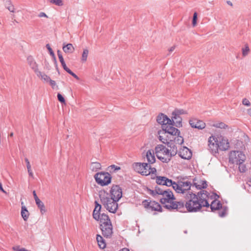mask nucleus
<instances>
[{
  "mask_svg": "<svg viewBox=\"0 0 251 251\" xmlns=\"http://www.w3.org/2000/svg\"><path fill=\"white\" fill-rule=\"evenodd\" d=\"M248 114L251 116V108L248 109L247 110Z\"/></svg>",
  "mask_w": 251,
  "mask_h": 251,
  "instance_id": "obj_60",
  "label": "nucleus"
},
{
  "mask_svg": "<svg viewBox=\"0 0 251 251\" xmlns=\"http://www.w3.org/2000/svg\"><path fill=\"white\" fill-rule=\"evenodd\" d=\"M175 49V46H173L171 48H170L169 49V51L170 52H171L172 51H173Z\"/></svg>",
  "mask_w": 251,
  "mask_h": 251,
  "instance_id": "obj_58",
  "label": "nucleus"
},
{
  "mask_svg": "<svg viewBox=\"0 0 251 251\" xmlns=\"http://www.w3.org/2000/svg\"><path fill=\"white\" fill-rule=\"evenodd\" d=\"M111 198L119 201L122 197V190L118 185H113L110 190Z\"/></svg>",
  "mask_w": 251,
  "mask_h": 251,
  "instance_id": "obj_11",
  "label": "nucleus"
},
{
  "mask_svg": "<svg viewBox=\"0 0 251 251\" xmlns=\"http://www.w3.org/2000/svg\"><path fill=\"white\" fill-rule=\"evenodd\" d=\"M57 55H58L59 60L61 65L63 64H64V63H65V62L64 60L63 57L62 55V54H61V52L60 51H59V50L57 51Z\"/></svg>",
  "mask_w": 251,
  "mask_h": 251,
  "instance_id": "obj_44",
  "label": "nucleus"
},
{
  "mask_svg": "<svg viewBox=\"0 0 251 251\" xmlns=\"http://www.w3.org/2000/svg\"><path fill=\"white\" fill-rule=\"evenodd\" d=\"M155 153L157 157L162 162L167 163L170 161L169 150L162 145H157L155 148Z\"/></svg>",
  "mask_w": 251,
  "mask_h": 251,
  "instance_id": "obj_3",
  "label": "nucleus"
},
{
  "mask_svg": "<svg viewBox=\"0 0 251 251\" xmlns=\"http://www.w3.org/2000/svg\"><path fill=\"white\" fill-rule=\"evenodd\" d=\"M96 181L101 186L107 185L110 183L111 177L108 173H98L95 175Z\"/></svg>",
  "mask_w": 251,
  "mask_h": 251,
  "instance_id": "obj_6",
  "label": "nucleus"
},
{
  "mask_svg": "<svg viewBox=\"0 0 251 251\" xmlns=\"http://www.w3.org/2000/svg\"><path fill=\"white\" fill-rule=\"evenodd\" d=\"M96 239L99 247L102 249H104L106 247V244L102 237L100 235H97Z\"/></svg>",
  "mask_w": 251,
  "mask_h": 251,
  "instance_id": "obj_27",
  "label": "nucleus"
},
{
  "mask_svg": "<svg viewBox=\"0 0 251 251\" xmlns=\"http://www.w3.org/2000/svg\"><path fill=\"white\" fill-rule=\"evenodd\" d=\"M95 210H97V211H98V212H100V211L101 210V206L100 204L97 201H95Z\"/></svg>",
  "mask_w": 251,
  "mask_h": 251,
  "instance_id": "obj_47",
  "label": "nucleus"
},
{
  "mask_svg": "<svg viewBox=\"0 0 251 251\" xmlns=\"http://www.w3.org/2000/svg\"><path fill=\"white\" fill-rule=\"evenodd\" d=\"M7 2L9 3V6H6V8L8 9L11 12H14V6L11 4L10 1H7Z\"/></svg>",
  "mask_w": 251,
  "mask_h": 251,
  "instance_id": "obj_45",
  "label": "nucleus"
},
{
  "mask_svg": "<svg viewBox=\"0 0 251 251\" xmlns=\"http://www.w3.org/2000/svg\"><path fill=\"white\" fill-rule=\"evenodd\" d=\"M27 62H28V64H29L30 65L31 64V61L30 60V56L27 57Z\"/></svg>",
  "mask_w": 251,
  "mask_h": 251,
  "instance_id": "obj_59",
  "label": "nucleus"
},
{
  "mask_svg": "<svg viewBox=\"0 0 251 251\" xmlns=\"http://www.w3.org/2000/svg\"><path fill=\"white\" fill-rule=\"evenodd\" d=\"M226 3H227V4H228L230 6H232L233 5L232 3L229 0L227 1Z\"/></svg>",
  "mask_w": 251,
  "mask_h": 251,
  "instance_id": "obj_61",
  "label": "nucleus"
},
{
  "mask_svg": "<svg viewBox=\"0 0 251 251\" xmlns=\"http://www.w3.org/2000/svg\"><path fill=\"white\" fill-rule=\"evenodd\" d=\"M39 17H46L48 18V16L44 12H40L38 15Z\"/></svg>",
  "mask_w": 251,
  "mask_h": 251,
  "instance_id": "obj_55",
  "label": "nucleus"
},
{
  "mask_svg": "<svg viewBox=\"0 0 251 251\" xmlns=\"http://www.w3.org/2000/svg\"><path fill=\"white\" fill-rule=\"evenodd\" d=\"M242 103H243V104H244L245 105H246V106H250L251 105L250 102L247 99H244L243 100Z\"/></svg>",
  "mask_w": 251,
  "mask_h": 251,
  "instance_id": "obj_50",
  "label": "nucleus"
},
{
  "mask_svg": "<svg viewBox=\"0 0 251 251\" xmlns=\"http://www.w3.org/2000/svg\"><path fill=\"white\" fill-rule=\"evenodd\" d=\"M68 73H69V74H70V75H72V76H73V75H74V73H73L71 70H70V71H68Z\"/></svg>",
  "mask_w": 251,
  "mask_h": 251,
  "instance_id": "obj_64",
  "label": "nucleus"
},
{
  "mask_svg": "<svg viewBox=\"0 0 251 251\" xmlns=\"http://www.w3.org/2000/svg\"><path fill=\"white\" fill-rule=\"evenodd\" d=\"M90 168L93 171H97L101 169V164L98 162H93L91 163Z\"/></svg>",
  "mask_w": 251,
  "mask_h": 251,
  "instance_id": "obj_32",
  "label": "nucleus"
},
{
  "mask_svg": "<svg viewBox=\"0 0 251 251\" xmlns=\"http://www.w3.org/2000/svg\"><path fill=\"white\" fill-rule=\"evenodd\" d=\"M178 154L181 158L184 159H190L192 155L191 151L185 147L179 150Z\"/></svg>",
  "mask_w": 251,
  "mask_h": 251,
  "instance_id": "obj_16",
  "label": "nucleus"
},
{
  "mask_svg": "<svg viewBox=\"0 0 251 251\" xmlns=\"http://www.w3.org/2000/svg\"><path fill=\"white\" fill-rule=\"evenodd\" d=\"M46 48L49 51V52H50V55L53 56L54 55V52H53L52 50L51 49V48H50V45L49 44L46 45Z\"/></svg>",
  "mask_w": 251,
  "mask_h": 251,
  "instance_id": "obj_49",
  "label": "nucleus"
},
{
  "mask_svg": "<svg viewBox=\"0 0 251 251\" xmlns=\"http://www.w3.org/2000/svg\"><path fill=\"white\" fill-rule=\"evenodd\" d=\"M144 165V163H136L134 164L133 168L136 172L142 174V172L143 171V169L145 167Z\"/></svg>",
  "mask_w": 251,
  "mask_h": 251,
  "instance_id": "obj_30",
  "label": "nucleus"
},
{
  "mask_svg": "<svg viewBox=\"0 0 251 251\" xmlns=\"http://www.w3.org/2000/svg\"><path fill=\"white\" fill-rule=\"evenodd\" d=\"M175 136V137L174 138V140L176 144L181 145L183 143V138L182 136H179V135Z\"/></svg>",
  "mask_w": 251,
  "mask_h": 251,
  "instance_id": "obj_35",
  "label": "nucleus"
},
{
  "mask_svg": "<svg viewBox=\"0 0 251 251\" xmlns=\"http://www.w3.org/2000/svg\"><path fill=\"white\" fill-rule=\"evenodd\" d=\"M51 3L54 4L58 6H62L63 4V1L62 0H47Z\"/></svg>",
  "mask_w": 251,
  "mask_h": 251,
  "instance_id": "obj_40",
  "label": "nucleus"
},
{
  "mask_svg": "<svg viewBox=\"0 0 251 251\" xmlns=\"http://www.w3.org/2000/svg\"><path fill=\"white\" fill-rule=\"evenodd\" d=\"M197 12L194 13L192 20V25L194 27L197 25Z\"/></svg>",
  "mask_w": 251,
  "mask_h": 251,
  "instance_id": "obj_43",
  "label": "nucleus"
},
{
  "mask_svg": "<svg viewBox=\"0 0 251 251\" xmlns=\"http://www.w3.org/2000/svg\"><path fill=\"white\" fill-rule=\"evenodd\" d=\"M175 199L173 192L169 189H167L162 195V198L160 199V201L166 208L169 209L168 205L171 204Z\"/></svg>",
  "mask_w": 251,
  "mask_h": 251,
  "instance_id": "obj_7",
  "label": "nucleus"
},
{
  "mask_svg": "<svg viewBox=\"0 0 251 251\" xmlns=\"http://www.w3.org/2000/svg\"><path fill=\"white\" fill-rule=\"evenodd\" d=\"M211 126L220 128H226L227 127L226 125L222 122L214 123L211 125Z\"/></svg>",
  "mask_w": 251,
  "mask_h": 251,
  "instance_id": "obj_36",
  "label": "nucleus"
},
{
  "mask_svg": "<svg viewBox=\"0 0 251 251\" xmlns=\"http://www.w3.org/2000/svg\"><path fill=\"white\" fill-rule=\"evenodd\" d=\"M158 138L160 141H161L164 144H167V145L170 144V143L168 141V139H167L166 133L165 131L163 130H159L158 132Z\"/></svg>",
  "mask_w": 251,
  "mask_h": 251,
  "instance_id": "obj_24",
  "label": "nucleus"
},
{
  "mask_svg": "<svg viewBox=\"0 0 251 251\" xmlns=\"http://www.w3.org/2000/svg\"><path fill=\"white\" fill-rule=\"evenodd\" d=\"M100 222V226L105 224H111L110 220L108 216L104 213H102L100 215V218L99 220Z\"/></svg>",
  "mask_w": 251,
  "mask_h": 251,
  "instance_id": "obj_23",
  "label": "nucleus"
},
{
  "mask_svg": "<svg viewBox=\"0 0 251 251\" xmlns=\"http://www.w3.org/2000/svg\"><path fill=\"white\" fill-rule=\"evenodd\" d=\"M37 64L36 63H34L33 66H32V69H34V71L37 76L41 78V79L43 80L45 82H48L49 80H50V77L48 76L46 74L38 71L37 69L36 68L37 67Z\"/></svg>",
  "mask_w": 251,
  "mask_h": 251,
  "instance_id": "obj_20",
  "label": "nucleus"
},
{
  "mask_svg": "<svg viewBox=\"0 0 251 251\" xmlns=\"http://www.w3.org/2000/svg\"><path fill=\"white\" fill-rule=\"evenodd\" d=\"M120 251H129V250L128 249L125 248H123Z\"/></svg>",
  "mask_w": 251,
  "mask_h": 251,
  "instance_id": "obj_63",
  "label": "nucleus"
},
{
  "mask_svg": "<svg viewBox=\"0 0 251 251\" xmlns=\"http://www.w3.org/2000/svg\"><path fill=\"white\" fill-rule=\"evenodd\" d=\"M189 124L192 127L202 129L205 126V124L202 121L196 119H191L189 121Z\"/></svg>",
  "mask_w": 251,
  "mask_h": 251,
  "instance_id": "obj_17",
  "label": "nucleus"
},
{
  "mask_svg": "<svg viewBox=\"0 0 251 251\" xmlns=\"http://www.w3.org/2000/svg\"><path fill=\"white\" fill-rule=\"evenodd\" d=\"M219 139V149L221 151H226L229 148V143L226 138L222 136L218 138Z\"/></svg>",
  "mask_w": 251,
  "mask_h": 251,
  "instance_id": "obj_18",
  "label": "nucleus"
},
{
  "mask_svg": "<svg viewBox=\"0 0 251 251\" xmlns=\"http://www.w3.org/2000/svg\"><path fill=\"white\" fill-rule=\"evenodd\" d=\"M100 202L109 212L115 213L118 207V201L110 197L108 193L104 191L100 192L99 194Z\"/></svg>",
  "mask_w": 251,
  "mask_h": 251,
  "instance_id": "obj_2",
  "label": "nucleus"
},
{
  "mask_svg": "<svg viewBox=\"0 0 251 251\" xmlns=\"http://www.w3.org/2000/svg\"><path fill=\"white\" fill-rule=\"evenodd\" d=\"M21 215L25 221L28 218L29 213L25 206H22L21 211Z\"/></svg>",
  "mask_w": 251,
  "mask_h": 251,
  "instance_id": "obj_34",
  "label": "nucleus"
},
{
  "mask_svg": "<svg viewBox=\"0 0 251 251\" xmlns=\"http://www.w3.org/2000/svg\"><path fill=\"white\" fill-rule=\"evenodd\" d=\"M100 213L97 211V210L94 209L93 213V218L97 221H99L100 218Z\"/></svg>",
  "mask_w": 251,
  "mask_h": 251,
  "instance_id": "obj_42",
  "label": "nucleus"
},
{
  "mask_svg": "<svg viewBox=\"0 0 251 251\" xmlns=\"http://www.w3.org/2000/svg\"><path fill=\"white\" fill-rule=\"evenodd\" d=\"M144 166L145 167L143 168V171L142 172V175L148 176L151 174V172L149 171L150 169V165L146 163H144Z\"/></svg>",
  "mask_w": 251,
  "mask_h": 251,
  "instance_id": "obj_33",
  "label": "nucleus"
},
{
  "mask_svg": "<svg viewBox=\"0 0 251 251\" xmlns=\"http://www.w3.org/2000/svg\"><path fill=\"white\" fill-rule=\"evenodd\" d=\"M146 157L148 162L150 164H152L155 161V158L154 156V152L152 150H149L146 153Z\"/></svg>",
  "mask_w": 251,
  "mask_h": 251,
  "instance_id": "obj_22",
  "label": "nucleus"
},
{
  "mask_svg": "<svg viewBox=\"0 0 251 251\" xmlns=\"http://www.w3.org/2000/svg\"><path fill=\"white\" fill-rule=\"evenodd\" d=\"M149 171L151 172V173L153 174L154 172H156V169L154 168H151L150 167V169Z\"/></svg>",
  "mask_w": 251,
  "mask_h": 251,
  "instance_id": "obj_56",
  "label": "nucleus"
},
{
  "mask_svg": "<svg viewBox=\"0 0 251 251\" xmlns=\"http://www.w3.org/2000/svg\"><path fill=\"white\" fill-rule=\"evenodd\" d=\"M57 98H58V100L60 102H61L62 103H65V99L60 94L58 93L57 94Z\"/></svg>",
  "mask_w": 251,
  "mask_h": 251,
  "instance_id": "obj_48",
  "label": "nucleus"
},
{
  "mask_svg": "<svg viewBox=\"0 0 251 251\" xmlns=\"http://www.w3.org/2000/svg\"><path fill=\"white\" fill-rule=\"evenodd\" d=\"M236 165H238L239 170L241 173L245 172L247 170L246 165L244 164V162H239Z\"/></svg>",
  "mask_w": 251,
  "mask_h": 251,
  "instance_id": "obj_38",
  "label": "nucleus"
},
{
  "mask_svg": "<svg viewBox=\"0 0 251 251\" xmlns=\"http://www.w3.org/2000/svg\"><path fill=\"white\" fill-rule=\"evenodd\" d=\"M32 194L33 195V197L35 200V203L37 206L38 209L40 210V212L41 215H43L47 211L46 207L40 199L38 197L35 191L32 192Z\"/></svg>",
  "mask_w": 251,
  "mask_h": 251,
  "instance_id": "obj_12",
  "label": "nucleus"
},
{
  "mask_svg": "<svg viewBox=\"0 0 251 251\" xmlns=\"http://www.w3.org/2000/svg\"><path fill=\"white\" fill-rule=\"evenodd\" d=\"M100 229L103 235L106 238H110L113 233L112 225L111 224H105L100 226Z\"/></svg>",
  "mask_w": 251,
  "mask_h": 251,
  "instance_id": "obj_14",
  "label": "nucleus"
},
{
  "mask_svg": "<svg viewBox=\"0 0 251 251\" xmlns=\"http://www.w3.org/2000/svg\"><path fill=\"white\" fill-rule=\"evenodd\" d=\"M26 167H27V170H28V172L29 175L30 176H31V170H30V162H28L26 163Z\"/></svg>",
  "mask_w": 251,
  "mask_h": 251,
  "instance_id": "obj_53",
  "label": "nucleus"
},
{
  "mask_svg": "<svg viewBox=\"0 0 251 251\" xmlns=\"http://www.w3.org/2000/svg\"><path fill=\"white\" fill-rule=\"evenodd\" d=\"M208 194L205 190L201 191L197 195L188 192L186 195L187 201L185 204L186 210L190 212H196L200 211L202 207H209V204L207 201Z\"/></svg>",
  "mask_w": 251,
  "mask_h": 251,
  "instance_id": "obj_1",
  "label": "nucleus"
},
{
  "mask_svg": "<svg viewBox=\"0 0 251 251\" xmlns=\"http://www.w3.org/2000/svg\"><path fill=\"white\" fill-rule=\"evenodd\" d=\"M63 67V69L67 72L68 73V71H70L71 70L69 69L66 66L65 63H64V64H63L61 65Z\"/></svg>",
  "mask_w": 251,
  "mask_h": 251,
  "instance_id": "obj_54",
  "label": "nucleus"
},
{
  "mask_svg": "<svg viewBox=\"0 0 251 251\" xmlns=\"http://www.w3.org/2000/svg\"><path fill=\"white\" fill-rule=\"evenodd\" d=\"M226 208H224L221 211H219V216L221 217L225 216L226 214Z\"/></svg>",
  "mask_w": 251,
  "mask_h": 251,
  "instance_id": "obj_46",
  "label": "nucleus"
},
{
  "mask_svg": "<svg viewBox=\"0 0 251 251\" xmlns=\"http://www.w3.org/2000/svg\"><path fill=\"white\" fill-rule=\"evenodd\" d=\"M194 185L197 189H204L206 188L207 186V182L205 180H200L198 181L197 182L194 181Z\"/></svg>",
  "mask_w": 251,
  "mask_h": 251,
  "instance_id": "obj_25",
  "label": "nucleus"
},
{
  "mask_svg": "<svg viewBox=\"0 0 251 251\" xmlns=\"http://www.w3.org/2000/svg\"><path fill=\"white\" fill-rule=\"evenodd\" d=\"M166 191V190H163L160 186H156L154 191H152L151 194L153 195L158 194L159 195H163V194Z\"/></svg>",
  "mask_w": 251,
  "mask_h": 251,
  "instance_id": "obj_31",
  "label": "nucleus"
},
{
  "mask_svg": "<svg viewBox=\"0 0 251 251\" xmlns=\"http://www.w3.org/2000/svg\"><path fill=\"white\" fill-rule=\"evenodd\" d=\"M171 123L173 124L176 127H180L182 126V119L178 115H172L171 119Z\"/></svg>",
  "mask_w": 251,
  "mask_h": 251,
  "instance_id": "obj_21",
  "label": "nucleus"
},
{
  "mask_svg": "<svg viewBox=\"0 0 251 251\" xmlns=\"http://www.w3.org/2000/svg\"><path fill=\"white\" fill-rule=\"evenodd\" d=\"M156 121L158 123L163 126H166L168 124L171 123V119H169L166 115L160 113L159 114L156 118Z\"/></svg>",
  "mask_w": 251,
  "mask_h": 251,
  "instance_id": "obj_19",
  "label": "nucleus"
},
{
  "mask_svg": "<svg viewBox=\"0 0 251 251\" xmlns=\"http://www.w3.org/2000/svg\"><path fill=\"white\" fill-rule=\"evenodd\" d=\"M246 160V156L242 151H232L229 153V162L232 164L244 162Z\"/></svg>",
  "mask_w": 251,
  "mask_h": 251,
  "instance_id": "obj_5",
  "label": "nucleus"
},
{
  "mask_svg": "<svg viewBox=\"0 0 251 251\" xmlns=\"http://www.w3.org/2000/svg\"><path fill=\"white\" fill-rule=\"evenodd\" d=\"M173 124H168L167 125L163 126L162 130L165 131L166 133H168L173 136H176L180 134L179 130L174 127Z\"/></svg>",
  "mask_w": 251,
  "mask_h": 251,
  "instance_id": "obj_9",
  "label": "nucleus"
},
{
  "mask_svg": "<svg viewBox=\"0 0 251 251\" xmlns=\"http://www.w3.org/2000/svg\"><path fill=\"white\" fill-rule=\"evenodd\" d=\"M89 53V50L87 49H84L81 56V61L83 62H86Z\"/></svg>",
  "mask_w": 251,
  "mask_h": 251,
  "instance_id": "obj_37",
  "label": "nucleus"
},
{
  "mask_svg": "<svg viewBox=\"0 0 251 251\" xmlns=\"http://www.w3.org/2000/svg\"><path fill=\"white\" fill-rule=\"evenodd\" d=\"M222 207V203L218 200L213 201L210 204V208L212 211L218 210Z\"/></svg>",
  "mask_w": 251,
  "mask_h": 251,
  "instance_id": "obj_26",
  "label": "nucleus"
},
{
  "mask_svg": "<svg viewBox=\"0 0 251 251\" xmlns=\"http://www.w3.org/2000/svg\"><path fill=\"white\" fill-rule=\"evenodd\" d=\"M156 183L160 185H166L167 186H172L173 187L174 182L171 179L165 176H157L156 178Z\"/></svg>",
  "mask_w": 251,
  "mask_h": 251,
  "instance_id": "obj_13",
  "label": "nucleus"
},
{
  "mask_svg": "<svg viewBox=\"0 0 251 251\" xmlns=\"http://www.w3.org/2000/svg\"><path fill=\"white\" fill-rule=\"evenodd\" d=\"M191 185L188 180H180L177 183L174 182L173 189L177 193L184 194L190 189Z\"/></svg>",
  "mask_w": 251,
  "mask_h": 251,
  "instance_id": "obj_4",
  "label": "nucleus"
},
{
  "mask_svg": "<svg viewBox=\"0 0 251 251\" xmlns=\"http://www.w3.org/2000/svg\"><path fill=\"white\" fill-rule=\"evenodd\" d=\"M111 169H113L114 172L116 171L120 170L121 169L120 167L115 165H111L109 167Z\"/></svg>",
  "mask_w": 251,
  "mask_h": 251,
  "instance_id": "obj_51",
  "label": "nucleus"
},
{
  "mask_svg": "<svg viewBox=\"0 0 251 251\" xmlns=\"http://www.w3.org/2000/svg\"><path fill=\"white\" fill-rule=\"evenodd\" d=\"M63 50L65 53H72L75 48L72 44L69 43L63 47Z\"/></svg>",
  "mask_w": 251,
  "mask_h": 251,
  "instance_id": "obj_29",
  "label": "nucleus"
},
{
  "mask_svg": "<svg viewBox=\"0 0 251 251\" xmlns=\"http://www.w3.org/2000/svg\"><path fill=\"white\" fill-rule=\"evenodd\" d=\"M208 142L209 150L212 153H217L219 149V139L214 136H211L209 138Z\"/></svg>",
  "mask_w": 251,
  "mask_h": 251,
  "instance_id": "obj_8",
  "label": "nucleus"
},
{
  "mask_svg": "<svg viewBox=\"0 0 251 251\" xmlns=\"http://www.w3.org/2000/svg\"><path fill=\"white\" fill-rule=\"evenodd\" d=\"M73 76L75 78H76L77 80L79 79V77L75 74H74V75H73Z\"/></svg>",
  "mask_w": 251,
  "mask_h": 251,
  "instance_id": "obj_62",
  "label": "nucleus"
},
{
  "mask_svg": "<svg viewBox=\"0 0 251 251\" xmlns=\"http://www.w3.org/2000/svg\"><path fill=\"white\" fill-rule=\"evenodd\" d=\"M49 82H50V84L52 86V88H54L55 87H58L57 86H56V83L55 81L51 80L50 78V80H49Z\"/></svg>",
  "mask_w": 251,
  "mask_h": 251,
  "instance_id": "obj_52",
  "label": "nucleus"
},
{
  "mask_svg": "<svg viewBox=\"0 0 251 251\" xmlns=\"http://www.w3.org/2000/svg\"><path fill=\"white\" fill-rule=\"evenodd\" d=\"M242 50V55L244 57L247 56L250 51V49H249V46L247 44H246L245 45V48H243Z\"/></svg>",
  "mask_w": 251,
  "mask_h": 251,
  "instance_id": "obj_41",
  "label": "nucleus"
},
{
  "mask_svg": "<svg viewBox=\"0 0 251 251\" xmlns=\"http://www.w3.org/2000/svg\"><path fill=\"white\" fill-rule=\"evenodd\" d=\"M185 113V111L182 109H176L172 112V115H178L180 116V115Z\"/></svg>",
  "mask_w": 251,
  "mask_h": 251,
  "instance_id": "obj_39",
  "label": "nucleus"
},
{
  "mask_svg": "<svg viewBox=\"0 0 251 251\" xmlns=\"http://www.w3.org/2000/svg\"><path fill=\"white\" fill-rule=\"evenodd\" d=\"M0 190L3 193L6 194V192L5 191H4V190L3 189L2 184L0 182Z\"/></svg>",
  "mask_w": 251,
  "mask_h": 251,
  "instance_id": "obj_57",
  "label": "nucleus"
},
{
  "mask_svg": "<svg viewBox=\"0 0 251 251\" xmlns=\"http://www.w3.org/2000/svg\"><path fill=\"white\" fill-rule=\"evenodd\" d=\"M169 206L168 209H177L180 212L184 211L185 205L184 203L182 201H173L171 204L168 205Z\"/></svg>",
  "mask_w": 251,
  "mask_h": 251,
  "instance_id": "obj_15",
  "label": "nucleus"
},
{
  "mask_svg": "<svg viewBox=\"0 0 251 251\" xmlns=\"http://www.w3.org/2000/svg\"><path fill=\"white\" fill-rule=\"evenodd\" d=\"M168 147L171 148V149L169 150V155H170V158L172 156L176 155L177 152V147L175 145H173L172 143H170L168 144Z\"/></svg>",
  "mask_w": 251,
  "mask_h": 251,
  "instance_id": "obj_28",
  "label": "nucleus"
},
{
  "mask_svg": "<svg viewBox=\"0 0 251 251\" xmlns=\"http://www.w3.org/2000/svg\"><path fill=\"white\" fill-rule=\"evenodd\" d=\"M143 205L145 208H149L151 210L161 211L160 205L154 201H149L148 200H145L143 201Z\"/></svg>",
  "mask_w": 251,
  "mask_h": 251,
  "instance_id": "obj_10",
  "label": "nucleus"
}]
</instances>
